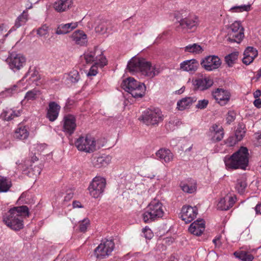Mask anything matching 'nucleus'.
I'll return each instance as SVG.
<instances>
[{"label":"nucleus","mask_w":261,"mask_h":261,"mask_svg":"<svg viewBox=\"0 0 261 261\" xmlns=\"http://www.w3.org/2000/svg\"><path fill=\"white\" fill-rule=\"evenodd\" d=\"M255 212L257 214L261 215V204H258L255 207Z\"/></svg>","instance_id":"nucleus-60"},{"label":"nucleus","mask_w":261,"mask_h":261,"mask_svg":"<svg viewBox=\"0 0 261 261\" xmlns=\"http://www.w3.org/2000/svg\"><path fill=\"white\" fill-rule=\"evenodd\" d=\"M17 85H14L13 86L8 88L6 90V92L9 95H11L15 92H16L17 90Z\"/></svg>","instance_id":"nucleus-50"},{"label":"nucleus","mask_w":261,"mask_h":261,"mask_svg":"<svg viewBox=\"0 0 261 261\" xmlns=\"http://www.w3.org/2000/svg\"><path fill=\"white\" fill-rule=\"evenodd\" d=\"M143 232L144 233L145 237L146 238L148 239H150L152 237V233L151 231L149 228H145L143 230Z\"/></svg>","instance_id":"nucleus-52"},{"label":"nucleus","mask_w":261,"mask_h":261,"mask_svg":"<svg viewBox=\"0 0 261 261\" xmlns=\"http://www.w3.org/2000/svg\"><path fill=\"white\" fill-rule=\"evenodd\" d=\"M73 194L72 192H69L67 194L66 196L65 197V200L69 201L73 197Z\"/></svg>","instance_id":"nucleus-59"},{"label":"nucleus","mask_w":261,"mask_h":261,"mask_svg":"<svg viewBox=\"0 0 261 261\" xmlns=\"http://www.w3.org/2000/svg\"><path fill=\"white\" fill-rule=\"evenodd\" d=\"M31 78L32 79L33 81H37L40 79V75L38 74V72L37 71H34L31 74Z\"/></svg>","instance_id":"nucleus-55"},{"label":"nucleus","mask_w":261,"mask_h":261,"mask_svg":"<svg viewBox=\"0 0 261 261\" xmlns=\"http://www.w3.org/2000/svg\"><path fill=\"white\" fill-rule=\"evenodd\" d=\"M78 25V23L72 22L68 23H62L58 25L55 33L57 35H64L72 31Z\"/></svg>","instance_id":"nucleus-21"},{"label":"nucleus","mask_w":261,"mask_h":261,"mask_svg":"<svg viewBox=\"0 0 261 261\" xmlns=\"http://www.w3.org/2000/svg\"><path fill=\"white\" fill-rule=\"evenodd\" d=\"M72 0H58L54 4V8L58 12L66 11L71 6Z\"/></svg>","instance_id":"nucleus-27"},{"label":"nucleus","mask_w":261,"mask_h":261,"mask_svg":"<svg viewBox=\"0 0 261 261\" xmlns=\"http://www.w3.org/2000/svg\"><path fill=\"white\" fill-rule=\"evenodd\" d=\"M185 90V87H182L181 89L177 91L176 92L179 94H181Z\"/></svg>","instance_id":"nucleus-63"},{"label":"nucleus","mask_w":261,"mask_h":261,"mask_svg":"<svg viewBox=\"0 0 261 261\" xmlns=\"http://www.w3.org/2000/svg\"><path fill=\"white\" fill-rule=\"evenodd\" d=\"M76 125L75 118L72 115H68L64 117L63 129L65 132L71 135L75 129Z\"/></svg>","instance_id":"nucleus-17"},{"label":"nucleus","mask_w":261,"mask_h":261,"mask_svg":"<svg viewBox=\"0 0 261 261\" xmlns=\"http://www.w3.org/2000/svg\"><path fill=\"white\" fill-rule=\"evenodd\" d=\"M213 96L220 105L224 106L229 100L230 94L227 90L217 88L213 92Z\"/></svg>","instance_id":"nucleus-15"},{"label":"nucleus","mask_w":261,"mask_h":261,"mask_svg":"<svg viewBox=\"0 0 261 261\" xmlns=\"http://www.w3.org/2000/svg\"><path fill=\"white\" fill-rule=\"evenodd\" d=\"M99 66L98 65L94 64L93 65L91 66L90 69H89V72L87 73V76H95L97 73V67Z\"/></svg>","instance_id":"nucleus-48"},{"label":"nucleus","mask_w":261,"mask_h":261,"mask_svg":"<svg viewBox=\"0 0 261 261\" xmlns=\"http://www.w3.org/2000/svg\"><path fill=\"white\" fill-rule=\"evenodd\" d=\"M164 214V207L163 204L157 200L151 201L143 214V219L145 223H150L162 218Z\"/></svg>","instance_id":"nucleus-5"},{"label":"nucleus","mask_w":261,"mask_h":261,"mask_svg":"<svg viewBox=\"0 0 261 261\" xmlns=\"http://www.w3.org/2000/svg\"><path fill=\"white\" fill-rule=\"evenodd\" d=\"M28 14L27 11L24 10L23 12L16 18L14 26L9 31V33H10L13 29L15 30L16 29H18L21 26L24 25L28 21Z\"/></svg>","instance_id":"nucleus-29"},{"label":"nucleus","mask_w":261,"mask_h":261,"mask_svg":"<svg viewBox=\"0 0 261 261\" xmlns=\"http://www.w3.org/2000/svg\"><path fill=\"white\" fill-rule=\"evenodd\" d=\"M29 215V208L27 206H16L3 215V221L8 227L17 231L23 228V217H28Z\"/></svg>","instance_id":"nucleus-1"},{"label":"nucleus","mask_w":261,"mask_h":261,"mask_svg":"<svg viewBox=\"0 0 261 261\" xmlns=\"http://www.w3.org/2000/svg\"><path fill=\"white\" fill-rule=\"evenodd\" d=\"M71 37L77 44L80 45H83L87 42V35L82 31L77 30L75 31L72 34Z\"/></svg>","instance_id":"nucleus-28"},{"label":"nucleus","mask_w":261,"mask_h":261,"mask_svg":"<svg viewBox=\"0 0 261 261\" xmlns=\"http://www.w3.org/2000/svg\"><path fill=\"white\" fill-rule=\"evenodd\" d=\"M224 161L228 169H245L248 165L249 153L245 147H241L230 156H226Z\"/></svg>","instance_id":"nucleus-2"},{"label":"nucleus","mask_w":261,"mask_h":261,"mask_svg":"<svg viewBox=\"0 0 261 261\" xmlns=\"http://www.w3.org/2000/svg\"><path fill=\"white\" fill-rule=\"evenodd\" d=\"M89 222L90 221L88 219H84L80 224L79 228L80 231L82 232L86 231Z\"/></svg>","instance_id":"nucleus-47"},{"label":"nucleus","mask_w":261,"mask_h":261,"mask_svg":"<svg viewBox=\"0 0 261 261\" xmlns=\"http://www.w3.org/2000/svg\"><path fill=\"white\" fill-rule=\"evenodd\" d=\"M254 105L257 108H261V99H256L253 102Z\"/></svg>","instance_id":"nucleus-57"},{"label":"nucleus","mask_w":261,"mask_h":261,"mask_svg":"<svg viewBox=\"0 0 261 261\" xmlns=\"http://www.w3.org/2000/svg\"><path fill=\"white\" fill-rule=\"evenodd\" d=\"M253 60L254 59L252 58H249L246 57V56H244V58L242 59V62L244 64L248 65L251 63Z\"/></svg>","instance_id":"nucleus-53"},{"label":"nucleus","mask_w":261,"mask_h":261,"mask_svg":"<svg viewBox=\"0 0 261 261\" xmlns=\"http://www.w3.org/2000/svg\"><path fill=\"white\" fill-rule=\"evenodd\" d=\"M127 68L132 72H141L142 74L153 77L158 74L159 71L154 66L151 65L149 62L143 58H132L128 62Z\"/></svg>","instance_id":"nucleus-3"},{"label":"nucleus","mask_w":261,"mask_h":261,"mask_svg":"<svg viewBox=\"0 0 261 261\" xmlns=\"http://www.w3.org/2000/svg\"><path fill=\"white\" fill-rule=\"evenodd\" d=\"M208 104V100L207 99H203L198 100L196 108L199 109H204L207 106Z\"/></svg>","instance_id":"nucleus-46"},{"label":"nucleus","mask_w":261,"mask_h":261,"mask_svg":"<svg viewBox=\"0 0 261 261\" xmlns=\"http://www.w3.org/2000/svg\"><path fill=\"white\" fill-rule=\"evenodd\" d=\"M197 98L195 97H186L178 101L177 108L180 111L188 109L193 103L196 102Z\"/></svg>","instance_id":"nucleus-24"},{"label":"nucleus","mask_w":261,"mask_h":261,"mask_svg":"<svg viewBox=\"0 0 261 261\" xmlns=\"http://www.w3.org/2000/svg\"><path fill=\"white\" fill-rule=\"evenodd\" d=\"M246 186V179L245 177H242L237 180L236 189L240 194H243Z\"/></svg>","instance_id":"nucleus-36"},{"label":"nucleus","mask_w":261,"mask_h":261,"mask_svg":"<svg viewBox=\"0 0 261 261\" xmlns=\"http://www.w3.org/2000/svg\"><path fill=\"white\" fill-rule=\"evenodd\" d=\"M219 242H220V238L219 237L215 238L213 240V242L215 244V245L216 246H220Z\"/></svg>","instance_id":"nucleus-62"},{"label":"nucleus","mask_w":261,"mask_h":261,"mask_svg":"<svg viewBox=\"0 0 261 261\" xmlns=\"http://www.w3.org/2000/svg\"><path fill=\"white\" fill-rule=\"evenodd\" d=\"M257 50L251 46L247 47L244 52V56H246V57L249 58H252L253 59L257 57Z\"/></svg>","instance_id":"nucleus-42"},{"label":"nucleus","mask_w":261,"mask_h":261,"mask_svg":"<svg viewBox=\"0 0 261 261\" xmlns=\"http://www.w3.org/2000/svg\"><path fill=\"white\" fill-rule=\"evenodd\" d=\"M234 255L243 261H252L253 259V256L251 254L245 251H241L239 253L235 252Z\"/></svg>","instance_id":"nucleus-38"},{"label":"nucleus","mask_w":261,"mask_h":261,"mask_svg":"<svg viewBox=\"0 0 261 261\" xmlns=\"http://www.w3.org/2000/svg\"><path fill=\"white\" fill-rule=\"evenodd\" d=\"M246 133V128L243 124H239L235 132V136L238 140L241 141L245 136Z\"/></svg>","instance_id":"nucleus-40"},{"label":"nucleus","mask_w":261,"mask_h":261,"mask_svg":"<svg viewBox=\"0 0 261 261\" xmlns=\"http://www.w3.org/2000/svg\"><path fill=\"white\" fill-rule=\"evenodd\" d=\"M22 110H14L12 109H9L3 112V117L5 120L10 121L14 118L18 117L20 115Z\"/></svg>","instance_id":"nucleus-32"},{"label":"nucleus","mask_w":261,"mask_h":261,"mask_svg":"<svg viewBox=\"0 0 261 261\" xmlns=\"http://www.w3.org/2000/svg\"><path fill=\"white\" fill-rule=\"evenodd\" d=\"M179 23V25L178 28L180 27L183 31L191 29L195 30L198 24V20L196 17H188L182 19Z\"/></svg>","instance_id":"nucleus-16"},{"label":"nucleus","mask_w":261,"mask_h":261,"mask_svg":"<svg viewBox=\"0 0 261 261\" xmlns=\"http://www.w3.org/2000/svg\"><path fill=\"white\" fill-rule=\"evenodd\" d=\"M72 205L74 208H82L83 207L82 205L80 203V202L78 201H74L72 203Z\"/></svg>","instance_id":"nucleus-58"},{"label":"nucleus","mask_w":261,"mask_h":261,"mask_svg":"<svg viewBox=\"0 0 261 261\" xmlns=\"http://www.w3.org/2000/svg\"><path fill=\"white\" fill-rule=\"evenodd\" d=\"M80 75L79 72L76 70H71L67 74L66 80L68 81L67 83H76L80 80Z\"/></svg>","instance_id":"nucleus-33"},{"label":"nucleus","mask_w":261,"mask_h":261,"mask_svg":"<svg viewBox=\"0 0 261 261\" xmlns=\"http://www.w3.org/2000/svg\"><path fill=\"white\" fill-rule=\"evenodd\" d=\"M213 84V81L208 78H202L196 80L194 82L195 88L200 90H204L208 89Z\"/></svg>","instance_id":"nucleus-26"},{"label":"nucleus","mask_w":261,"mask_h":261,"mask_svg":"<svg viewBox=\"0 0 261 261\" xmlns=\"http://www.w3.org/2000/svg\"><path fill=\"white\" fill-rule=\"evenodd\" d=\"M31 167H33L32 165H31ZM31 170H32L34 172V174L35 175H39L41 171V168L38 166H34V168L32 167Z\"/></svg>","instance_id":"nucleus-54"},{"label":"nucleus","mask_w":261,"mask_h":261,"mask_svg":"<svg viewBox=\"0 0 261 261\" xmlns=\"http://www.w3.org/2000/svg\"><path fill=\"white\" fill-rule=\"evenodd\" d=\"M261 95V91L259 90H257L253 93V96L254 98H258Z\"/></svg>","instance_id":"nucleus-61"},{"label":"nucleus","mask_w":261,"mask_h":261,"mask_svg":"<svg viewBox=\"0 0 261 261\" xmlns=\"http://www.w3.org/2000/svg\"><path fill=\"white\" fill-rule=\"evenodd\" d=\"M106 186V179L101 177H95L90 183L88 190L93 197H99L103 192Z\"/></svg>","instance_id":"nucleus-11"},{"label":"nucleus","mask_w":261,"mask_h":261,"mask_svg":"<svg viewBox=\"0 0 261 261\" xmlns=\"http://www.w3.org/2000/svg\"><path fill=\"white\" fill-rule=\"evenodd\" d=\"M14 71L20 70L25 64L26 59L20 54L11 53L6 60Z\"/></svg>","instance_id":"nucleus-12"},{"label":"nucleus","mask_w":261,"mask_h":261,"mask_svg":"<svg viewBox=\"0 0 261 261\" xmlns=\"http://www.w3.org/2000/svg\"><path fill=\"white\" fill-rule=\"evenodd\" d=\"M200 64L205 70L210 71L219 68L221 61L217 56H208L201 60Z\"/></svg>","instance_id":"nucleus-13"},{"label":"nucleus","mask_w":261,"mask_h":261,"mask_svg":"<svg viewBox=\"0 0 261 261\" xmlns=\"http://www.w3.org/2000/svg\"><path fill=\"white\" fill-rule=\"evenodd\" d=\"M111 161V157L109 155H102L94 157L92 163L93 165L97 168L107 166Z\"/></svg>","instance_id":"nucleus-22"},{"label":"nucleus","mask_w":261,"mask_h":261,"mask_svg":"<svg viewBox=\"0 0 261 261\" xmlns=\"http://www.w3.org/2000/svg\"><path fill=\"white\" fill-rule=\"evenodd\" d=\"M239 52L234 51L225 57V61L229 67L232 66L236 61L238 59Z\"/></svg>","instance_id":"nucleus-37"},{"label":"nucleus","mask_w":261,"mask_h":261,"mask_svg":"<svg viewBox=\"0 0 261 261\" xmlns=\"http://www.w3.org/2000/svg\"><path fill=\"white\" fill-rule=\"evenodd\" d=\"M238 141H240V140H238L236 136H230L227 139L226 144L228 146H232Z\"/></svg>","instance_id":"nucleus-49"},{"label":"nucleus","mask_w":261,"mask_h":261,"mask_svg":"<svg viewBox=\"0 0 261 261\" xmlns=\"http://www.w3.org/2000/svg\"><path fill=\"white\" fill-rule=\"evenodd\" d=\"M75 145L80 151L91 152L96 150L95 139L88 136H81L75 141Z\"/></svg>","instance_id":"nucleus-10"},{"label":"nucleus","mask_w":261,"mask_h":261,"mask_svg":"<svg viewBox=\"0 0 261 261\" xmlns=\"http://www.w3.org/2000/svg\"><path fill=\"white\" fill-rule=\"evenodd\" d=\"M205 229V225L202 219L197 220L193 222L189 228V231L194 235L200 236Z\"/></svg>","instance_id":"nucleus-18"},{"label":"nucleus","mask_w":261,"mask_h":261,"mask_svg":"<svg viewBox=\"0 0 261 261\" xmlns=\"http://www.w3.org/2000/svg\"><path fill=\"white\" fill-rule=\"evenodd\" d=\"M222 127L219 126L216 124H213L210 128V130L211 134L217 132L219 130H222Z\"/></svg>","instance_id":"nucleus-51"},{"label":"nucleus","mask_w":261,"mask_h":261,"mask_svg":"<svg viewBox=\"0 0 261 261\" xmlns=\"http://www.w3.org/2000/svg\"><path fill=\"white\" fill-rule=\"evenodd\" d=\"M251 9V5H243L236 6L230 8V11L233 12H242L244 11L248 12Z\"/></svg>","instance_id":"nucleus-41"},{"label":"nucleus","mask_w":261,"mask_h":261,"mask_svg":"<svg viewBox=\"0 0 261 261\" xmlns=\"http://www.w3.org/2000/svg\"><path fill=\"white\" fill-rule=\"evenodd\" d=\"M37 34L40 37L47 38L48 36V27L46 24L42 25L37 29Z\"/></svg>","instance_id":"nucleus-43"},{"label":"nucleus","mask_w":261,"mask_h":261,"mask_svg":"<svg viewBox=\"0 0 261 261\" xmlns=\"http://www.w3.org/2000/svg\"><path fill=\"white\" fill-rule=\"evenodd\" d=\"M244 29L240 21H236L228 29L226 37L227 41L230 43H240L244 37Z\"/></svg>","instance_id":"nucleus-7"},{"label":"nucleus","mask_w":261,"mask_h":261,"mask_svg":"<svg viewBox=\"0 0 261 261\" xmlns=\"http://www.w3.org/2000/svg\"><path fill=\"white\" fill-rule=\"evenodd\" d=\"M96 31L101 33H105L106 32L107 28L102 25H99L96 28Z\"/></svg>","instance_id":"nucleus-56"},{"label":"nucleus","mask_w":261,"mask_h":261,"mask_svg":"<svg viewBox=\"0 0 261 261\" xmlns=\"http://www.w3.org/2000/svg\"><path fill=\"white\" fill-rule=\"evenodd\" d=\"M139 120L147 125H154L163 120V115L158 108L148 109L143 112Z\"/></svg>","instance_id":"nucleus-6"},{"label":"nucleus","mask_w":261,"mask_h":261,"mask_svg":"<svg viewBox=\"0 0 261 261\" xmlns=\"http://www.w3.org/2000/svg\"><path fill=\"white\" fill-rule=\"evenodd\" d=\"M32 3H30V4H28L26 5V9L27 10V9H30L32 8Z\"/></svg>","instance_id":"nucleus-64"},{"label":"nucleus","mask_w":261,"mask_h":261,"mask_svg":"<svg viewBox=\"0 0 261 261\" xmlns=\"http://www.w3.org/2000/svg\"><path fill=\"white\" fill-rule=\"evenodd\" d=\"M180 187L182 190L188 193H193L196 191L195 183H186L185 182H181Z\"/></svg>","instance_id":"nucleus-35"},{"label":"nucleus","mask_w":261,"mask_h":261,"mask_svg":"<svg viewBox=\"0 0 261 261\" xmlns=\"http://www.w3.org/2000/svg\"><path fill=\"white\" fill-rule=\"evenodd\" d=\"M60 108V106L55 101H51L49 103L47 117L50 121H54L57 119Z\"/></svg>","instance_id":"nucleus-19"},{"label":"nucleus","mask_w":261,"mask_h":261,"mask_svg":"<svg viewBox=\"0 0 261 261\" xmlns=\"http://www.w3.org/2000/svg\"><path fill=\"white\" fill-rule=\"evenodd\" d=\"M235 202V199L233 197L226 196L220 199L217 204V208L220 210H227L231 207Z\"/></svg>","instance_id":"nucleus-23"},{"label":"nucleus","mask_w":261,"mask_h":261,"mask_svg":"<svg viewBox=\"0 0 261 261\" xmlns=\"http://www.w3.org/2000/svg\"><path fill=\"white\" fill-rule=\"evenodd\" d=\"M213 135L212 140L214 141L218 142L221 141L223 138L224 135L223 130H219L214 133L211 134Z\"/></svg>","instance_id":"nucleus-44"},{"label":"nucleus","mask_w":261,"mask_h":261,"mask_svg":"<svg viewBox=\"0 0 261 261\" xmlns=\"http://www.w3.org/2000/svg\"><path fill=\"white\" fill-rule=\"evenodd\" d=\"M84 58L87 63L93 62L101 68L107 64V60L103 56L102 50L98 47H95L93 50L85 53Z\"/></svg>","instance_id":"nucleus-9"},{"label":"nucleus","mask_w":261,"mask_h":261,"mask_svg":"<svg viewBox=\"0 0 261 261\" xmlns=\"http://www.w3.org/2000/svg\"><path fill=\"white\" fill-rule=\"evenodd\" d=\"M236 114L233 111H229L226 115V121L228 124H230L236 119Z\"/></svg>","instance_id":"nucleus-45"},{"label":"nucleus","mask_w":261,"mask_h":261,"mask_svg":"<svg viewBox=\"0 0 261 261\" xmlns=\"http://www.w3.org/2000/svg\"><path fill=\"white\" fill-rule=\"evenodd\" d=\"M115 248V244L113 240L104 239L95 249L94 254L99 259L108 257L111 255Z\"/></svg>","instance_id":"nucleus-8"},{"label":"nucleus","mask_w":261,"mask_h":261,"mask_svg":"<svg viewBox=\"0 0 261 261\" xmlns=\"http://www.w3.org/2000/svg\"><path fill=\"white\" fill-rule=\"evenodd\" d=\"M41 95V92L38 89H33L28 91L24 96V100L33 101L36 100Z\"/></svg>","instance_id":"nucleus-31"},{"label":"nucleus","mask_w":261,"mask_h":261,"mask_svg":"<svg viewBox=\"0 0 261 261\" xmlns=\"http://www.w3.org/2000/svg\"><path fill=\"white\" fill-rule=\"evenodd\" d=\"M197 214V208L196 206H184L181 210V218L186 223H188L194 219Z\"/></svg>","instance_id":"nucleus-14"},{"label":"nucleus","mask_w":261,"mask_h":261,"mask_svg":"<svg viewBox=\"0 0 261 261\" xmlns=\"http://www.w3.org/2000/svg\"><path fill=\"white\" fill-rule=\"evenodd\" d=\"M121 86L134 98H142L145 95L146 86L144 84L137 81L133 77H129L124 80Z\"/></svg>","instance_id":"nucleus-4"},{"label":"nucleus","mask_w":261,"mask_h":261,"mask_svg":"<svg viewBox=\"0 0 261 261\" xmlns=\"http://www.w3.org/2000/svg\"><path fill=\"white\" fill-rule=\"evenodd\" d=\"M11 187L9 179L3 177H0V192H6Z\"/></svg>","instance_id":"nucleus-39"},{"label":"nucleus","mask_w":261,"mask_h":261,"mask_svg":"<svg viewBox=\"0 0 261 261\" xmlns=\"http://www.w3.org/2000/svg\"><path fill=\"white\" fill-rule=\"evenodd\" d=\"M185 51L186 52L198 54L202 53V48L200 45L194 43L186 46L185 47Z\"/></svg>","instance_id":"nucleus-34"},{"label":"nucleus","mask_w":261,"mask_h":261,"mask_svg":"<svg viewBox=\"0 0 261 261\" xmlns=\"http://www.w3.org/2000/svg\"><path fill=\"white\" fill-rule=\"evenodd\" d=\"M156 156L158 160L166 163H169L173 159V154L168 149L161 148L156 152Z\"/></svg>","instance_id":"nucleus-20"},{"label":"nucleus","mask_w":261,"mask_h":261,"mask_svg":"<svg viewBox=\"0 0 261 261\" xmlns=\"http://www.w3.org/2000/svg\"><path fill=\"white\" fill-rule=\"evenodd\" d=\"M199 65L198 62L195 59L186 60L180 64V69L186 71H195Z\"/></svg>","instance_id":"nucleus-25"},{"label":"nucleus","mask_w":261,"mask_h":261,"mask_svg":"<svg viewBox=\"0 0 261 261\" xmlns=\"http://www.w3.org/2000/svg\"><path fill=\"white\" fill-rule=\"evenodd\" d=\"M28 136L29 132L26 126L23 125H19L15 132L14 137L20 140H24Z\"/></svg>","instance_id":"nucleus-30"}]
</instances>
